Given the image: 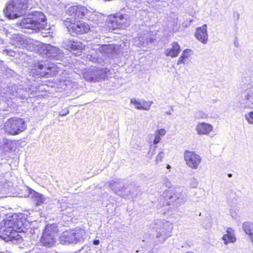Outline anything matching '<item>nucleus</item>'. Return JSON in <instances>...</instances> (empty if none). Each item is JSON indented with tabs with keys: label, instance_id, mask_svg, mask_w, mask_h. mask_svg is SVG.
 I'll use <instances>...</instances> for the list:
<instances>
[{
	"label": "nucleus",
	"instance_id": "obj_1",
	"mask_svg": "<svg viewBox=\"0 0 253 253\" xmlns=\"http://www.w3.org/2000/svg\"><path fill=\"white\" fill-rule=\"evenodd\" d=\"M46 18L44 14L40 11H34L29 13L28 17L21 21L23 28L31 29L35 32L44 29L46 27Z\"/></svg>",
	"mask_w": 253,
	"mask_h": 253
},
{
	"label": "nucleus",
	"instance_id": "obj_2",
	"mask_svg": "<svg viewBox=\"0 0 253 253\" xmlns=\"http://www.w3.org/2000/svg\"><path fill=\"white\" fill-rule=\"evenodd\" d=\"M5 228L3 231V234L5 236L4 239L6 241H13L14 240H18L21 238L18 234L19 230L21 228V221H18L17 218L7 219L4 220Z\"/></svg>",
	"mask_w": 253,
	"mask_h": 253
},
{
	"label": "nucleus",
	"instance_id": "obj_3",
	"mask_svg": "<svg viewBox=\"0 0 253 253\" xmlns=\"http://www.w3.org/2000/svg\"><path fill=\"white\" fill-rule=\"evenodd\" d=\"M29 0H12L4 10V14L9 19H16L29 7Z\"/></svg>",
	"mask_w": 253,
	"mask_h": 253
},
{
	"label": "nucleus",
	"instance_id": "obj_4",
	"mask_svg": "<svg viewBox=\"0 0 253 253\" xmlns=\"http://www.w3.org/2000/svg\"><path fill=\"white\" fill-rule=\"evenodd\" d=\"M84 230L81 228H76L63 232L59 237L60 243L65 245L76 244L82 242L85 236Z\"/></svg>",
	"mask_w": 253,
	"mask_h": 253
},
{
	"label": "nucleus",
	"instance_id": "obj_5",
	"mask_svg": "<svg viewBox=\"0 0 253 253\" xmlns=\"http://www.w3.org/2000/svg\"><path fill=\"white\" fill-rule=\"evenodd\" d=\"M32 72L38 78H48L55 74L57 71L54 64L49 63L48 61H44L35 64Z\"/></svg>",
	"mask_w": 253,
	"mask_h": 253
},
{
	"label": "nucleus",
	"instance_id": "obj_6",
	"mask_svg": "<svg viewBox=\"0 0 253 253\" xmlns=\"http://www.w3.org/2000/svg\"><path fill=\"white\" fill-rule=\"evenodd\" d=\"M110 71L107 68H88L84 71L83 77L86 81L97 82L108 78Z\"/></svg>",
	"mask_w": 253,
	"mask_h": 253
},
{
	"label": "nucleus",
	"instance_id": "obj_7",
	"mask_svg": "<svg viewBox=\"0 0 253 253\" xmlns=\"http://www.w3.org/2000/svg\"><path fill=\"white\" fill-rule=\"evenodd\" d=\"M4 128L8 134L15 135L24 131L26 128V125L21 118H11L5 122Z\"/></svg>",
	"mask_w": 253,
	"mask_h": 253
},
{
	"label": "nucleus",
	"instance_id": "obj_8",
	"mask_svg": "<svg viewBox=\"0 0 253 253\" xmlns=\"http://www.w3.org/2000/svg\"><path fill=\"white\" fill-rule=\"evenodd\" d=\"M58 231V227L56 224H47L41 238V242L43 246L47 247H52L55 244Z\"/></svg>",
	"mask_w": 253,
	"mask_h": 253
},
{
	"label": "nucleus",
	"instance_id": "obj_9",
	"mask_svg": "<svg viewBox=\"0 0 253 253\" xmlns=\"http://www.w3.org/2000/svg\"><path fill=\"white\" fill-rule=\"evenodd\" d=\"M64 24L71 34H83L89 31V26L88 24L83 21L73 20L71 18H67Z\"/></svg>",
	"mask_w": 253,
	"mask_h": 253
},
{
	"label": "nucleus",
	"instance_id": "obj_10",
	"mask_svg": "<svg viewBox=\"0 0 253 253\" xmlns=\"http://www.w3.org/2000/svg\"><path fill=\"white\" fill-rule=\"evenodd\" d=\"M127 17V15L117 13L110 15L108 18V26L112 30L124 29L129 25Z\"/></svg>",
	"mask_w": 253,
	"mask_h": 253
},
{
	"label": "nucleus",
	"instance_id": "obj_11",
	"mask_svg": "<svg viewBox=\"0 0 253 253\" xmlns=\"http://www.w3.org/2000/svg\"><path fill=\"white\" fill-rule=\"evenodd\" d=\"M184 158L186 165L193 169H197L202 161L200 156L194 151H185Z\"/></svg>",
	"mask_w": 253,
	"mask_h": 253
},
{
	"label": "nucleus",
	"instance_id": "obj_12",
	"mask_svg": "<svg viewBox=\"0 0 253 253\" xmlns=\"http://www.w3.org/2000/svg\"><path fill=\"white\" fill-rule=\"evenodd\" d=\"M46 56L48 57L61 61L64 57V53L58 47L52 46L50 44H46L44 46Z\"/></svg>",
	"mask_w": 253,
	"mask_h": 253
},
{
	"label": "nucleus",
	"instance_id": "obj_13",
	"mask_svg": "<svg viewBox=\"0 0 253 253\" xmlns=\"http://www.w3.org/2000/svg\"><path fill=\"white\" fill-rule=\"evenodd\" d=\"M241 105L245 108L253 109V87L247 88L242 94Z\"/></svg>",
	"mask_w": 253,
	"mask_h": 253
},
{
	"label": "nucleus",
	"instance_id": "obj_14",
	"mask_svg": "<svg viewBox=\"0 0 253 253\" xmlns=\"http://www.w3.org/2000/svg\"><path fill=\"white\" fill-rule=\"evenodd\" d=\"M9 93L12 96L22 99L27 98L29 96L26 89L23 88L21 85L13 84L8 86Z\"/></svg>",
	"mask_w": 253,
	"mask_h": 253
},
{
	"label": "nucleus",
	"instance_id": "obj_15",
	"mask_svg": "<svg viewBox=\"0 0 253 253\" xmlns=\"http://www.w3.org/2000/svg\"><path fill=\"white\" fill-rule=\"evenodd\" d=\"M196 38L203 44H206L208 41L207 25H203L201 27L198 28L195 32Z\"/></svg>",
	"mask_w": 253,
	"mask_h": 253
},
{
	"label": "nucleus",
	"instance_id": "obj_16",
	"mask_svg": "<svg viewBox=\"0 0 253 253\" xmlns=\"http://www.w3.org/2000/svg\"><path fill=\"white\" fill-rule=\"evenodd\" d=\"M109 187L115 193L123 191L127 186V184L121 179L112 180L109 184Z\"/></svg>",
	"mask_w": 253,
	"mask_h": 253
},
{
	"label": "nucleus",
	"instance_id": "obj_17",
	"mask_svg": "<svg viewBox=\"0 0 253 253\" xmlns=\"http://www.w3.org/2000/svg\"><path fill=\"white\" fill-rule=\"evenodd\" d=\"M66 48L70 49L73 54L78 56L82 55V50L84 49L85 45L81 42H70L69 44L67 45Z\"/></svg>",
	"mask_w": 253,
	"mask_h": 253
},
{
	"label": "nucleus",
	"instance_id": "obj_18",
	"mask_svg": "<svg viewBox=\"0 0 253 253\" xmlns=\"http://www.w3.org/2000/svg\"><path fill=\"white\" fill-rule=\"evenodd\" d=\"M167 197L168 199L171 200L172 202L176 203L177 206L183 204L186 201V197L184 194L175 191Z\"/></svg>",
	"mask_w": 253,
	"mask_h": 253
},
{
	"label": "nucleus",
	"instance_id": "obj_19",
	"mask_svg": "<svg viewBox=\"0 0 253 253\" xmlns=\"http://www.w3.org/2000/svg\"><path fill=\"white\" fill-rule=\"evenodd\" d=\"M130 103L133 104L135 107L138 110H143L148 111L150 109L152 101L147 102L146 101H140L135 98L130 99Z\"/></svg>",
	"mask_w": 253,
	"mask_h": 253
},
{
	"label": "nucleus",
	"instance_id": "obj_20",
	"mask_svg": "<svg viewBox=\"0 0 253 253\" xmlns=\"http://www.w3.org/2000/svg\"><path fill=\"white\" fill-rule=\"evenodd\" d=\"M29 191L28 196L33 199L37 206L42 205L45 200V198L42 194L38 193L34 190L28 188Z\"/></svg>",
	"mask_w": 253,
	"mask_h": 253
},
{
	"label": "nucleus",
	"instance_id": "obj_21",
	"mask_svg": "<svg viewBox=\"0 0 253 253\" xmlns=\"http://www.w3.org/2000/svg\"><path fill=\"white\" fill-rule=\"evenodd\" d=\"M181 48L180 45L176 42H173L171 44V47L170 48H167L165 53L166 56H170L171 58L176 57L178 56Z\"/></svg>",
	"mask_w": 253,
	"mask_h": 253
},
{
	"label": "nucleus",
	"instance_id": "obj_22",
	"mask_svg": "<svg viewBox=\"0 0 253 253\" xmlns=\"http://www.w3.org/2000/svg\"><path fill=\"white\" fill-rule=\"evenodd\" d=\"M196 129L198 134H208L212 131L213 127L209 124L200 123L197 125Z\"/></svg>",
	"mask_w": 253,
	"mask_h": 253
},
{
	"label": "nucleus",
	"instance_id": "obj_23",
	"mask_svg": "<svg viewBox=\"0 0 253 253\" xmlns=\"http://www.w3.org/2000/svg\"><path fill=\"white\" fill-rule=\"evenodd\" d=\"M45 44H43L42 42L35 40L30 41L28 43V49L31 51H37L40 50V48L44 49V46Z\"/></svg>",
	"mask_w": 253,
	"mask_h": 253
},
{
	"label": "nucleus",
	"instance_id": "obj_24",
	"mask_svg": "<svg viewBox=\"0 0 253 253\" xmlns=\"http://www.w3.org/2000/svg\"><path fill=\"white\" fill-rule=\"evenodd\" d=\"M244 231L249 236L250 239L253 242V224L250 221H246L243 224Z\"/></svg>",
	"mask_w": 253,
	"mask_h": 253
},
{
	"label": "nucleus",
	"instance_id": "obj_25",
	"mask_svg": "<svg viewBox=\"0 0 253 253\" xmlns=\"http://www.w3.org/2000/svg\"><path fill=\"white\" fill-rule=\"evenodd\" d=\"M60 211L62 214L68 215L74 211V207L70 203L67 204H63L60 206Z\"/></svg>",
	"mask_w": 253,
	"mask_h": 253
},
{
	"label": "nucleus",
	"instance_id": "obj_26",
	"mask_svg": "<svg viewBox=\"0 0 253 253\" xmlns=\"http://www.w3.org/2000/svg\"><path fill=\"white\" fill-rule=\"evenodd\" d=\"M88 12V9L84 6L78 5V9L75 14V20L77 18H83Z\"/></svg>",
	"mask_w": 253,
	"mask_h": 253
},
{
	"label": "nucleus",
	"instance_id": "obj_27",
	"mask_svg": "<svg viewBox=\"0 0 253 253\" xmlns=\"http://www.w3.org/2000/svg\"><path fill=\"white\" fill-rule=\"evenodd\" d=\"M192 50L189 49H186L183 50L182 55L178 58L177 61V65H180L181 64L184 63V60L186 58H188L191 54Z\"/></svg>",
	"mask_w": 253,
	"mask_h": 253
},
{
	"label": "nucleus",
	"instance_id": "obj_28",
	"mask_svg": "<svg viewBox=\"0 0 253 253\" xmlns=\"http://www.w3.org/2000/svg\"><path fill=\"white\" fill-rule=\"evenodd\" d=\"M166 130L164 129H160L158 130L155 134V139L153 141L154 144H158L161 140L162 137L166 134Z\"/></svg>",
	"mask_w": 253,
	"mask_h": 253
},
{
	"label": "nucleus",
	"instance_id": "obj_29",
	"mask_svg": "<svg viewBox=\"0 0 253 253\" xmlns=\"http://www.w3.org/2000/svg\"><path fill=\"white\" fill-rule=\"evenodd\" d=\"M164 184L165 185L166 187L168 188V190L167 191L166 193V197H167L169 196V195L171 194L175 189H174V188L171 187V183L170 182L167 178H165L164 180Z\"/></svg>",
	"mask_w": 253,
	"mask_h": 253
},
{
	"label": "nucleus",
	"instance_id": "obj_30",
	"mask_svg": "<svg viewBox=\"0 0 253 253\" xmlns=\"http://www.w3.org/2000/svg\"><path fill=\"white\" fill-rule=\"evenodd\" d=\"M77 9H78V5H73L67 9V14L71 16V18L73 20H75V14L77 12Z\"/></svg>",
	"mask_w": 253,
	"mask_h": 253
},
{
	"label": "nucleus",
	"instance_id": "obj_31",
	"mask_svg": "<svg viewBox=\"0 0 253 253\" xmlns=\"http://www.w3.org/2000/svg\"><path fill=\"white\" fill-rule=\"evenodd\" d=\"M113 46L111 44H104L101 46L100 50L106 54H109L112 52Z\"/></svg>",
	"mask_w": 253,
	"mask_h": 253
},
{
	"label": "nucleus",
	"instance_id": "obj_32",
	"mask_svg": "<svg viewBox=\"0 0 253 253\" xmlns=\"http://www.w3.org/2000/svg\"><path fill=\"white\" fill-rule=\"evenodd\" d=\"M223 240L224 241L225 245L228 244L229 242L233 243L236 241V238L234 235H230L225 234L222 237Z\"/></svg>",
	"mask_w": 253,
	"mask_h": 253
},
{
	"label": "nucleus",
	"instance_id": "obj_33",
	"mask_svg": "<svg viewBox=\"0 0 253 253\" xmlns=\"http://www.w3.org/2000/svg\"><path fill=\"white\" fill-rule=\"evenodd\" d=\"M86 60L91 61L92 62H95L97 61L98 57L96 54H94L93 52L91 54H88L86 56Z\"/></svg>",
	"mask_w": 253,
	"mask_h": 253
},
{
	"label": "nucleus",
	"instance_id": "obj_34",
	"mask_svg": "<svg viewBox=\"0 0 253 253\" xmlns=\"http://www.w3.org/2000/svg\"><path fill=\"white\" fill-rule=\"evenodd\" d=\"M164 231H162V232L160 231L156 235L157 238H159L161 236L163 237V240H162V242H164L166 240V238L170 236V231H168L167 233V234H166V233L164 234Z\"/></svg>",
	"mask_w": 253,
	"mask_h": 253
},
{
	"label": "nucleus",
	"instance_id": "obj_35",
	"mask_svg": "<svg viewBox=\"0 0 253 253\" xmlns=\"http://www.w3.org/2000/svg\"><path fill=\"white\" fill-rule=\"evenodd\" d=\"M245 118L250 124H253V111L245 115Z\"/></svg>",
	"mask_w": 253,
	"mask_h": 253
},
{
	"label": "nucleus",
	"instance_id": "obj_36",
	"mask_svg": "<svg viewBox=\"0 0 253 253\" xmlns=\"http://www.w3.org/2000/svg\"><path fill=\"white\" fill-rule=\"evenodd\" d=\"M207 116V114L202 111H198L195 114V117L197 119H205L206 118Z\"/></svg>",
	"mask_w": 253,
	"mask_h": 253
},
{
	"label": "nucleus",
	"instance_id": "obj_37",
	"mask_svg": "<svg viewBox=\"0 0 253 253\" xmlns=\"http://www.w3.org/2000/svg\"><path fill=\"white\" fill-rule=\"evenodd\" d=\"M3 53L8 55L9 56L14 57L15 56L16 53L15 51L8 49H4L3 50Z\"/></svg>",
	"mask_w": 253,
	"mask_h": 253
},
{
	"label": "nucleus",
	"instance_id": "obj_38",
	"mask_svg": "<svg viewBox=\"0 0 253 253\" xmlns=\"http://www.w3.org/2000/svg\"><path fill=\"white\" fill-rule=\"evenodd\" d=\"M164 157V152L163 151H161L159 153L156 158V163L157 164L162 161Z\"/></svg>",
	"mask_w": 253,
	"mask_h": 253
},
{
	"label": "nucleus",
	"instance_id": "obj_39",
	"mask_svg": "<svg viewBox=\"0 0 253 253\" xmlns=\"http://www.w3.org/2000/svg\"><path fill=\"white\" fill-rule=\"evenodd\" d=\"M190 185L193 188H196L198 185V180L196 178H193L191 179Z\"/></svg>",
	"mask_w": 253,
	"mask_h": 253
},
{
	"label": "nucleus",
	"instance_id": "obj_40",
	"mask_svg": "<svg viewBox=\"0 0 253 253\" xmlns=\"http://www.w3.org/2000/svg\"><path fill=\"white\" fill-rule=\"evenodd\" d=\"M226 234H229L230 235H234V230L231 228H228L226 230Z\"/></svg>",
	"mask_w": 253,
	"mask_h": 253
},
{
	"label": "nucleus",
	"instance_id": "obj_41",
	"mask_svg": "<svg viewBox=\"0 0 253 253\" xmlns=\"http://www.w3.org/2000/svg\"><path fill=\"white\" fill-rule=\"evenodd\" d=\"M69 113V110H62L61 112L59 113V115L61 116H64L68 114Z\"/></svg>",
	"mask_w": 253,
	"mask_h": 253
},
{
	"label": "nucleus",
	"instance_id": "obj_42",
	"mask_svg": "<svg viewBox=\"0 0 253 253\" xmlns=\"http://www.w3.org/2000/svg\"><path fill=\"white\" fill-rule=\"evenodd\" d=\"M58 203L61 206V205L63 204H67V203H66V200L65 199H62L61 200H58Z\"/></svg>",
	"mask_w": 253,
	"mask_h": 253
},
{
	"label": "nucleus",
	"instance_id": "obj_43",
	"mask_svg": "<svg viewBox=\"0 0 253 253\" xmlns=\"http://www.w3.org/2000/svg\"><path fill=\"white\" fill-rule=\"evenodd\" d=\"M155 40V39H153V38L150 37L147 39V42L150 43H152L154 42Z\"/></svg>",
	"mask_w": 253,
	"mask_h": 253
},
{
	"label": "nucleus",
	"instance_id": "obj_44",
	"mask_svg": "<svg viewBox=\"0 0 253 253\" xmlns=\"http://www.w3.org/2000/svg\"><path fill=\"white\" fill-rule=\"evenodd\" d=\"M100 241L99 240H94L93 241V243L94 245H98L99 244Z\"/></svg>",
	"mask_w": 253,
	"mask_h": 253
},
{
	"label": "nucleus",
	"instance_id": "obj_45",
	"mask_svg": "<svg viewBox=\"0 0 253 253\" xmlns=\"http://www.w3.org/2000/svg\"><path fill=\"white\" fill-rule=\"evenodd\" d=\"M155 222L156 224L161 225L162 224V222L160 220H156Z\"/></svg>",
	"mask_w": 253,
	"mask_h": 253
},
{
	"label": "nucleus",
	"instance_id": "obj_46",
	"mask_svg": "<svg viewBox=\"0 0 253 253\" xmlns=\"http://www.w3.org/2000/svg\"><path fill=\"white\" fill-rule=\"evenodd\" d=\"M166 114L168 115H171V113L170 112H169V111L166 112Z\"/></svg>",
	"mask_w": 253,
	"mask_h": 253
},
{
	"label": "nucleus",
	"instance_id": "obj_47",
	"mask_svg": "<svg viewBox=\"0 0 253 253\" xmlns=\"http://www.w3.org/2000/svg\"><path fill=\"white\" fill-rule=\"evenodd\" d=\"M228 176L229 177H231L232 176V174L231 173H228Z\"/></svg>",
	"mask_w": 253,
	"mask_h": 253
},
{
	"label": "nucleus",
	"instance_id": "obj_48",
	"mask_svg": "<svg viewBox=\"0 0 253 253\" xmlns=\"http://www.w3.org/2000/svg\"><path fill=\"white\" fill-rule=\"evenodd\" d=\"M186 253H193L192 252H187Z\"/></svg>",
	"mask_w": 253,
	"mask_h": 253
},
{
	"label": "nucleus",
	"instance_id": "obj_49",
	"mask_svg": "<svg viewBox=\"0 0 253 253\" xmlns=\"http://www.w3.org/2000/svg\"><path fill=\"white\" fill-rule=\"evenodd\" d=\"M157 148V146H154V151L155 150V149Z\"/></svg>",
	"mask_w": 253,
	"mask_h": 253
},
{
	"label": "nucleus",
	"instance_id": "obj_50",
	"mask_svg": "<svg viewBox=\"0 0 253 253\" xmlns=\"http://www.w3.org/2000/svg\"><path fill=\"white\" fill-rule=\"evenodd\" d=\"M192 21H193V20H191L190 21V23H191V22H192Z\"/></svg>",
	"mask_w": 253,
	"mask_h": 253
},
{
	"label": "nucleus",
	"instance_id": "obj_51",
	"mask_svg": "<svg viewBox=\"0 0 253 253\" xmlns=\"http://www.w3.org/2000/svg\"><path fill=\"white\" fill-rule=\"evenodd\" d=\"M152 155H154V152H153L152 153Z\"/></svg>",
	"mask_w": 253,
	"mask_h": 253
}]
</instances>
